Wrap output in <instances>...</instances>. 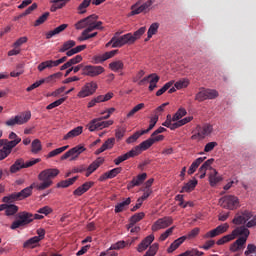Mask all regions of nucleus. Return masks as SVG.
I'll use <instances>...</instances> for the list:
<instances>
[{
	"label": "nucleus",
	"instance_id": "nucleus-1",
	"mask_svg": "<svg viewBox=\"0 0 256 256\" xmlns=\"http://www.w3.org/2000/svg\"><path fill=\"white\" fill-rule=\"evenodd\" d=\"M59 173V169L57 168H49L40 172L38 175V180L42 181V183H32L29 187H26L22 191L18 192L20 201L27 199V197H31L33 189H37L38 191H45V189H49V187L53 185V179H55Z\"/></svg>",
	"mask_w": 256,
	"mask_h": 256
},
{
	"label": "nucleus",
	"instance_id": "nucleus-2",
	"mask_svg": "<svg viewBox=\"0 0 256 256\" xmlns=\"http://www.w3.org/2000/svg\"><path fill=\"white\" fill-rule=\"evenodd\" d=\"M31 223H33V213L22 211L17 214V220L12 222L10 229L15 231L16 229H20V227H27Z\"/></svg>",
	"mask_w": 256,
	"mask_h": 256
},
{
	"label": "nucleus",
	"instance_id": "nucleus-3",
	"mask_svg": "<svg viewBox=\"0 0 256 256\" xmlns=\"http://www.w3.org/2000/svg\"><path fill=\"white\" fill-rule=\"evenodd\" d=\"M31 120V111L22 112L16 116H12L10 119L4 122L6 127H15L16 125H25Z\"/></svg>",
	"mask_w": 256,
	"mask_h": 256
},
{
	"label": "nucleus",
	"instance_id": "nucleus-4",
	"mask_svg": "<svg viewBox=\"0 0 256 256\" xmlns=\"http://www.w3.org/2000/svg\"><path fill=\"white\" fill-rule=\"evenodd\" d=\"M219 205L220 207H223V209L233 211L239 207V198L233 195H226L219 199Z\"/></svg>",
	"mask_w": 256,
	"mask_h": 256
},
{
	"label": "nucleus",
	"instance_id": "nucleus-5",
	"mask_svg": "<svg viewBox=\"0 0 256 256\" xmlns=\"http://www.w3.org/2000/svg\"><path fill=\"white\" fill-rule=\"evenodd\" d=\"M41 160L39 158L30 160L25 163L23 158L17 159L15 163L10 167V173H17V171H21V169H27L29 167H33V165H37Z\"/></svg>",
	"mask_w": 256,
	"mask_h": 256
},
{
	"label": "nucleus",
	"instance_id": "nucleus-6",
	"mask_svg": "<svg viewBox=\"0 0 256 256\" xmlns=\"http://www.w3.org/2000/svg\"><path fill=\"white\" fill-rule=\"evenodd\" d=\"M217 97H219L217 90L200 88V91L195 96V101L201 103L207 101V99H217Z\"/></svg>",
	"mask_w": 256,
	"mask_h": 256
},
{
	"label": "nucleus",
	"instance_id": "nucleus-7",
	"mask_svg": "<svg viewBox=\"0 0 256 256\" xmlns=\"http://www.w3.org/2000/svg\"><path fill=\"white\" fill-rule=\"evenodd\" d=\"M84 151H87V148L81 145H77L63 154L61 156V161H65V159H70V161H77V159H79V155L84 153Z\"/></svg>",
	"mask_w": 256,
	"mask_h": 256
},
{
	"label": "nucleus",
	"instance_id": "nucleus-8",
	"mask_svg": "<svg viewBox=\"0 0 256 256\" xmlns=\"http://www.w3.org/2000/svg\"><path fill=\"white\" fill-rule=\"evenodd\" d=\"M113 125V120L103 121V118H95L87 125L89 131H97L99 129H105Z\"/></svg>",
	"mask_w": 256,
	"mask_h": 256
},
{
	"label": "nucleus",
	"instance_id": "nucleus-9",
	"mask_svg": "<svg viewBox=\"0 0 256 256\" xmlns=\"http://www.w3.org/2000/svg\"><path fill=\"white\" fill-rule=\"evenodd\" d=\"M102 73H105L103 66L86 65L83 67L82 75L86 77H99Z\"/></svg>",
	"mask_w": 256,
	"mask_h": 256
},
{
	"label": "nucleus",
	"instance_id": "nucleus-10",
	"mask_svg": "<svg viewBox=\"0 0 256 256\" xmlns=\"http://www.w3.org/2000/svg\"><path fill=\"white\" fill-rule=\"evenodd\" d=\"M252 218H253V213L249 210H244L236 213L234 219L232 220V223L234 225H245V223Z\"/></svg>",
	"mask_w": 256,
	"mask_h": 256
},
{
	"label": "nucleus",
	"instance_id": "nucleus-11",
	"mask_svg": "<svg viewBox=\"0 0 256 256\" xmlns=\"http://www.w3.org/2000/svg\"><path fill=\"white\" fill-rule=\"evenodd\" d=\"M229 230V225L227 223L221 224L217 226L215 229L208 231L204 235V239H213L214 237H218V235H223V233H227Z\"/></svg>",
	"mask_w": 256,
	"mask_h": 256
},
{
	"label": "nucleus",
	"instance_id": "nucleus-12",
	"mask_svg": "<svg viewBox=\"0 0 256 256\" xmlns=\"http://www.w3.org/2000/svg\"><path fill=\"white\" fill-rule=\"evenodd\" d=\"M170 225H173V218L171 216H166L158 219L152 225V231H159V229H167Z\"/></svg>",
	"mask_w": 256,
	"mask_h": 256
},
{
	"label": "nucleus",
	"instance_id": "nucleus-13",
	"mask_svg": "<svg viewBox=\"0 0 256 256\" xmlns=\"http://www.w3.org/2000/svg\"><path fill=\"white\" fill-rule=\"evenodd\" d=\"M97 91V84L95 82L86 83L81 91L78 93V97L84 99V97H89Z\"/></svg>",
	"mask_w": 256,
	"mask_h": 256
},
{
	"label": "nucleus",
	"instance_id": "nucleus-14",
	"mask_svg": "<svg viewBox=\"0 0 256 256\" xmlns=\"http://www.w3.org/2000/svg\"><path fill=\"white\" fill-rule=\"evenodd\" d=\"M123 45H133V34L127 33L123 36L116 38L113 48L123 47Z\"/></svg>",
	"mask_w": 256,
	"mask_h": 256
},
{
	"label": "nucleus",
	"instance_id": "nucleus-15",
	"mask_svg": "<svg viewBox=\"0 0 256 256\" xmlns=\"http://www.w3.org/2000/svg\"><path fill=\"white\" fill-rule=\"evenodd\" d=\"M152 145L153 140H151V138L143 141L142 143H140V145L132 149V151H134V156L137 157V155H141L142 151H147V149H149Z\"/></svg>",
	"mask_w": 256,
	"mask_h": 256
},
{
	"label": "nucleus",
	"instance_id": "nucleus-16",
	"mask_svg": "<svg viewBox=\"0 0 256 256\" xmlns=\"http://www.w3.org/2000/svg\"><path fill=\"white\" fill-rule=\"evenodd\" d=\"M249 229L246 228L245 226H239L236 227L233 231H232V237L235 239L236 237H239V239H245V241H247V237H249Z\"/></svg>",
	"mask_w": 256,
	"mask_h": 256
},
{
	"label": "nucleus",
	"instance_id": "nucleus-17",
	"mask_svg": "<svg viewBox=\"0 0 256 256\" xmlns=\"http://www.w3.org/2000/svg\"><path fill=\"white\" fill-rule=\"evenodd\" d=\"M197 135L200 139H205L210 133H213V126L205 124L204 126H197Z\"/></svg>",
	"mask_w": 256,
	"mask_h": 256
},
{
	"label": "nucleus",
	"instance_id": "nucleus-18",
	"mask_svg": "<svg viewBox=\"0 0 256 256\" xmlns=\"http://www.w3.org/2000/svg\"><path fill=\"white\" fill-rule=\"evenodd\" d=\"M123 171L122 167L114 168L104 174H102L99 178V181H107V179H115Z\"/></svg>",
	"mask_w": 256,
	"mask_h": 256
},
{
	"label": "nucleus",
	"instance_id": "nucleus-19",
	"mask_svg": "<svg viewBox=\"0 0 256 256\" xmlns=\"http://www.w3.org/2000/svg\"><path fill=\"white\" fill-rule=\"evenodd\" d=\"M247 240L245 238H238L234 243L230 245V251L232 253H237V251H243L245 249V244Z\"/></svg>",
	"mask_w": 256,
	"mask_h": 256
},
{
	"label": "nucleus",
	"instance_id": "nucleus-20",
	"mask_svg": "<svg viewBox=\"0 0 256 256\" xmlns=\"http://www.w3.org/2000/svg\"><path fill=\"white\" fill-rule=\"evenodd\" d=\"M118 50H111L109 52H105L102 55L94 56V62L97 63H103L107 61V59H111L112 57H115L117 55Z\"/></svg>",
	"mask_w": 256,
	"mask_h": 256
},
{
	"label": "nucleus",
	"instance_id": "nucleus-21",
	"mask_svg": "<svg viewBox=\"0 0 256 256\" xmlns=\"http://www.w3.org/2000/svg\"><path fill=\"white\" fill-rule=\"evenodd\" d=\"M95 185L94 182H85L80 187H78L76 190H74L73 195L76 197H81V195L87 193V191Z\"/></svg>",
	"mask_w": 256,
	"mask_h": 256
},
{
	"label": "nucleus",
	"instance_id": "nucleus-22",
	"mask_svg": "<svg viewBox=\"0 0 256 256\" xmlns=\"http://www.w3.org/2000/svg\"><path fill=\"white\" fill-rule=\"evenodd\" d=\"M153 241H155V236L153 234H150L144 240H142V242L138 245L137 251L139 253H143V251H145L147 247H149V245L153 243Z\"/></svg>",
	"mask_w": 256,
	"mask_h": 256
},
{
	"label": "nucleus",
	"instance_id": "nucleus-23",
	"mask_svg": "<svg viewBox=\"0 0 256 256\" xmlns=\"http://www.w3.org/2000/svg\"><path fill=\"white\" fill-rule=\"evenodd\" d=\"M113 145H115V138H109L105 141V143L95 152V155H101V153L107 151V149H113Z\"/></svg>",
	"mask_w": 256,
	"mask_h": 256
},
{
	"label": "nucleus",
	"instance_id": "nucleus-24",
	"mask_svg": "<svg viewBox=\"0 0 256 256\" xmlns=\"http://www.w3.org/2000/svg\"><path fill=\"white\" fill-rule=\"evenodd\" d=\"M185 241H187V237L186 236H181L180 238L176 239L170 245V247L167 249V252L168 253H173V251H177V249H179V247H181V245H183V243H185Z\"/></svg>",
	"mask_w": 256,
	"mask_h": 256
},
{
	"label": "nucleus",
	"instance_id": "nucleus-25",
	"mask_svg": "<svg viewBox=\"0 0 256 256\" xmlns=\"http://www.w3.org/2000/svg\"><path fill=\"white\" fill-rule=\"evenodd\" d=\"M83 133V126H78L70 130L66 135H64L63 140L68 141V139H73L74 137H79Z\"/></svg>",
	"mask_w": 256,
	"mask_h": 256
},
{
	"label": "nucleus",
	"instance_id": "nucleus-26",
	"mask_svg": "<svg viewBox=\"0 0 256 256\" xmlns=\"http://www.w3.org/2000/svg\"><path fill=\"white\" fill-rule=\"evenodd\" d=\"M69 25L67 24H61L60 26L56 27L54 30H50L46 33V39H51L52 37H55V35H59V33H63L65 29H67Z\"/></svg>",
	"mask_w": 256,
	"mask_h": 256
},
{
	"label": "nucleus",
	"instance_id": "nucleus-27",
	"mask_svg": "<svg viewBox=\"0 0 256 256\" xmlns=\"http://www.w3.org/2000/svg\"><path fill=\"white\" fill-rule=\"evenodd\" d=\"M91 19H96L95 14H92V15L78 21L75 24V29H77V30L85 29V27H88L89 21H91Z\"/></svg>",
	"mask_w": 256,
	"mask_h": 256
},
{
	"label": "nucleus",
	"instance_id": "nucleus-28",
	"mask_svg": "<svg viewBox=\"0 0 256 256\" xmlns=\"http://www.w3.org/2000/svg\"><path fill=\"white\" fill-rule=\"evenodd\" d=\"M223 181V178L221 176H218V172L215 169H212V172L209 175V183L211 187H215L217 183H221Z\"/></svg>",
	"mask_w": 256,
	"mask_h": 256
},
{
	"label": "nucleus",
	"instance_id": "nucleus-29",
	"mask_svg": "<svg viewBox=\"0 0 256 256\" xmlns=\"http://www.w3.org/2000/svg\"><path fill=\"white\" fill-rule=\"evenodd\" d=\"M205 159H207V157H199L197 158L189 167L187 173L188 175H193V173H195V171H197V169H199V165H201V163H203V161H205Z\"/></svg>",
	"mask_w": 256,
	"mask_h": 256
},
{
	"label": "nucleus",
	"instance_id": "nucleus-30",
	"mask_svg": "<svg viewBox=\"0 0 256 256\" xmlns=\"http://www.w3.org/2000/svg\"><path fill=\"white\" fill-rule=\"evenodd\" d=\"M77 179H79V176H74L70 179L62 180L57 183L56 187L58 189H60V188L66 189V187H71V185H73V183H75V181H77Z\"/></svg>",
	"mask_w": 256,
	"mask_h": 256
},
{
	"label": "nucleus",
	"instance_id": "nucleus-31",
	"mask_svg": "<svg viewBox=\"0 0 256 256\" xmlns=\"http://www.w3.org/2000/svg\"><path fill=\"white\" fill-rule=\"evenodd\" d=\"M131 157H135L134 151L130 150L124 155L118 156L116 159H114L115 165H121L123 161H127V159H131Z\"/></svg>",
	"mask_w": 256,
	"mask_h": 256
},
{
	"label": "nucleus",
	"instance_id": "nucleus-32",
	"mask_svg": "<svg viewBox=\"0 0 256 256\" xmlns=\"http://www.w3.org/2000/svg\"><path fill=\"white\" fill-rule=\"evenodd\" d=\"M144 217H145V213L144 212H139V213L134 214L130 218V223L128 225V229H130L131 227H135V224L139 223V221H141Z\"/></svg>",
	"mask_w": 256,
	"mask_h": 256
},
{
	"label": "nucleus",
	"instance_id": "nucleus-33",
	"mask_svg": "<svg viewBox=\"0 0 256 256\" xmlns=\"http://www.w3.org/2000/svg\"><path fill=\"white\" fill-rule=\"evenodd\" d=\"M195 187H197V180H190L182 187L180 193H191V191H193Z\"/></svg>",
	"mask_w": 256,
	"mask_h": 256
},
{
	"label": "nucleus",
	"instance_id": "nucleus-34",
	"mask_svg": "<svg viewBox=\"0 0 256 256\" xmlns=\"http://www.w3.org/2000/svg\"><path fill=\"white\" fill-rule=\"evenodd\" d=\"M15 201H21V199L19 198L18 192L12 193L8 196H4L2 198V203H6L7 205H9L11 203H15Z\"/></svg>",
	"mask_w": 256,
	"mask_h": 256
},
{
	"label": "nucleus",
	"instance_id": "nucleus-35",
	"mask_svg": "<svg viewBox=\"0 0 256 256\" xmlns=\"http://www.w3.org/2000/svg\"><path fill=\"white\" fill-rule=\"evenodd\" d=\"M39 242H40L39 238H37V236H34L28 239L26 242H24L23 247L24 249H35V247H37V244Z\"/></svg>",
	"mask_w": 256,
	"mask_h": 256
},
{
	"label": "nucleus",
	"instance_id": "nucleus-36",
	"mask_svg": "<svg viewBox=\"0 0 256 256\" xmlns=\"http://www.w3.org/2000/svg\"><path fill=\"white\" fill-rule=\"evenodd\" d=\"M20 141H21V138H17L16 140H11V141L6 139V142H4L3 144L4 145L3 148L11 153L14 147H17V145H19Z\"/></svg>",
	"mask_w": 256,
	"mask_h": 256
},
{
	"label": "nucleus",
	"instance_id": "nucleus-37",
	"mask_svg": "<svg viewBox=\"0 0 256 256\" xmlns=\"http://www.w3.org/2000/svg\"><path fill=\"white\" fill-rule=\"evenodd\" d=\"M52 67H57V64L55 63V60H47L44 62H41L38 65V71H45V69H51Z\"/></svg>",
	"mask_w": 256,
	"mask_h": 256
},
{
	"label": "nucleus",
	"instance_id": "nucleus-38",
	"mask_svg": "<svg viewBox=\"0 0 256 256\" xmlns=\"http://www.w3.org/2000/svg\"><path fill=\"white\" fill-rule=\"evenodd\" d=\"M140 13H145L143 6L141 5V1L136 2L134 5L131 6L130 15H140Z\"/></svg>",
	"mask_w": 256,
	"mask_h": 256
},
{
	"label": "nucleus",
	"instance_id": "nucleus-39",
	"mask_svg": "<svg viewBox=\"0 0 256 256\" xmlns=\"http://www.w3.org/2000/svg\"><path fill=\"white\" fill-rule=\"evenodd\" d=\"M129 205H131V198H127L125 201L118 203L115 206V213H123V211H125V207H129Z\"/></svg>",
	"mask_w": 256,
	"mask_h": 256
},
{
	"label": "nucleus",
	"instance_id": "nucleus-40",
	"mask_svg": "<svg viewBox=\"0 0 256 256\" xmlns=\"http://www.w3.org/2000/svg\"><path fill=\"white\" fill-rule=\"evenodd\" d=\"M19 212V206L15 204H8L6 207L5 215L6 217H13V215H17Z\"/></svg>",
	"mask_w": 256,
	"mask_h": 256
},
{
	"label": "nucleus",
	"instance_id": "nucleus-41",
	"mask_svg": "<svg viewBox=\"0 0 256 256\" xmlns=\"http://www.w3.org/2000/svg\"><path fill=\"white\" fill-rule=\"evenodd\" d=\"M149 77H152V79L150 80L148 89L149 91H155V89H157V83H159L160 77L155 73L150 74Z\"/></svg>",
	"mask_w": 256,
	"mask_h": 256
},
{
	"label": "nucleus",
	"instance_id": "nucleus-42",
	"mask_svg": "<svg viewBox=\"0 0 256 256\" xmlns=\"http://www.w3.org/2000/svg\"><path fill=\"white\" fill-rule=\"evenodd\" d=\"M75 45H77V43L74 40H68L63 43V45L59 49V53H65V51H69V50L73 49V47H75Z\"/></svg>",
	"mask_w": 256,
	"mask_h": 256
},
{
	"label": "nucleus",
	"instance_id": "nucleus-43",
	"mask_svg": "<svg viewBox=\"0 0 256 256\" xmlns=\"http://www.w3.org/2000/svg\"><path fill=\"white\" fill-rule=\"evenodd\" d=\"M157 121H159V115L156 114L150 119L149 127L146 130H142V133L147 135L149 131H153V128L157 125Z\"/></svg>",
	"mask_w": 256,
	"mask_h": 256
},
{
	"label": "nucleus",
	"instance_id": "nucleus-44",
	"mask_svg": "<svg viewBox=\"0 0 256 256\" xmlns=\"http://www.w3.org/2000/svg\"><path fill=\"white\" fill-rule=\"evenodd\" d=\"M103 161V158H98L97 160L92 162L87 169H89L92 173H95V171H97V169H99V167L103 165Z\"/></svg>",
	"mask_w": 256,
	"mask_h": 256
},
{
	"label": "nucleus",
	"instance_id": "nucleus-45",
	"mask_svg": "<svg viewBox=\"0 0 256 256\" xmlns=\"http://www.w3.org/2000/svg\"><path fill=\"white\" fill-rule=\"evenodd\" d=\"M92 0H83L82 3L78 6L79 15L87 13V7L91 5Z\"/></svg>",
	"mask_w": 256,
	"mask_h": 256
},
{
	"label": "nucleus",
	"instance_id": "nucleus-46",
	"mask_svg": "<svg viewBox=\"0 0 256 256\" xmlns=\"http://www.w3.org/2000/svg\"><path fill=\"white\" fill-rule=\"evenodd\" d=\"M69 147V145L57 148L55 150H52L51 152L48 153L47 155V159H51V157H57V155H61V153H63V151H67V148Z\"/></svg>",
	"mask_w": 256,
	"mask_h": 256
},
{
	"label": "nucleus",
	"instance_id": "nucleus-47",
	"mask_svg": "<svg viewBox=\"0 0 256 256\" xmlns=\"http://www.w3.org/2000/svg\"><path fill=\"white\" fill-rule=\"evenodd\" d=\"M41 149H43V146L41 145V140L39 139L33 140L31 144L32 153L37 154L39 153V151H41Z\"/></svg>",
	"mask_w": 256,
	"mask_h": 256
},
{
	"label": "nucleus",
	"instance_id": "nucleus-48",
	"mask_svg": "<svg viewBox=\"0 0 256 256\" xmlns=\"http://www.w3.org/2000/svg\"><path fill=\"white\" fill-rule=\"evenodd\" d=\"M123 67H124V64H123V61L121 60L114 61L109 64V69H111V71H114V72L121 71Z\"/></svg>",
	"mask_w": 256,
	"mask_h": 256
},
{
	"label": "nucleus",
	"instance_id": "nucleus-49",
	"mask_svg": "<svg viewBox=\"0 0 256 256\" xmlns=\"http://www.w3.org/2000/svg\"><path fill=\"white\" fill-rule=\"evenodd\" d=\"M157 31H159V23L154 22L150 25L147 35H148V39H151V37H153V35H157Z\"/></svg>",
	"mask_w": 256,
	"mask_h": 256
},
{
	"label": "nucleus",
	"instance_id": "nucleus-50",
	"mask_svg": "<svg viewBox=\"0 0 256 256\" xmlns=\"http://www.w3.org/2000/svg\"><path fill=\"white\" fill-rule=\"evenodd\" d=\"M145 31H147L146 27H141L137 31H135L134 34H132V43H135L137 39H141V37L145 35Z\"/></svg>",
	"mask_w": 256,
	"mask_h": 256
},
{
	"label": "nucleus",
	"instance_id": "nucleus-51",
	"mask_svg": "<svg viewBox=\"0 0 256 256\" xmlns=\"http://www.w3.org/2000/svg\"><path fill=\"white\" fill-rule=\"evenodd\" d=\"M96 18H91L90 21L88 22V26L87 28L84 30V34L85 33H91V31H95L96 26H95V21H97V19H99V16H97V14H95Z\"/></svg>",
	"mask_w": 256,
	"mask_h": 256
},
{
	"label": "nucleus",
	"instance_id": "nucleus-52",
	"mask_svg": "<svg viewBox=\"0 0 256 256\" xmlns=\"http://www.w3.org/2000/svg\"><path fill=\"white\" fill-rule=\"evenodd\" d=\"M51 14L49 12H45L44 14H42L35 22H34V27H39V25H43V23H45V21H47L49 19V16Z\"/></svg>",
	"mask_w": 256,
	"mask_h": 256
},
{
	"label": "nucleus",
	"instance_id": "nucleus-53",
	"mask_svg": "<svg viewBox=\"0 0 256 256\" xmlns=\"http://www.w3.org/2000/svg\"><path fill=\"white\" fill-rule=\"evenodd\" d=\"M173 81H169L167 82L161 89H159L156 92V97H161V95H163V93H165L166 91H169V89H171V87H173Z\"/></svg>",
	"mask_w": 256,
	"mask_h": 256
},
{
	"label": "nucleus",
	"instance_id": "nucleus-54",
	"mask_svg": "<svg viewBox=\"0 0 256 256\" xmlns=\"http://www.w3.org/2000/svg\"><path fill=\"white\" fill-rule=\"evenodd\" d=\"M187 115V110L185 108H179L178 111L173 115L172 121H179V119H182V117H185Z\"/></svg>",
	"mask_w": 256,
	"mask_h": 256
},
{
	"label": "nucleus",
	"instance_id": "nucleus-55",
	"mask_svg": "<svg viewBox=\"0 0 256 256\" xmlns=\"http://www.w3.org/2000/svg\"><path fill=\"white\" fill-rule=\"evenodd\" d=\"M157 251H159V244L154 243L149 247L148 251L144 254V256L157 255Z\"/></svg>",
	"mask_w": 256,
	"mask_h": 256
},
{
	"label": "nucleus",
	"instance_id": "nucleus-56",
	"mask_svg": "<svg viewBox=\"0 0 256 256\" xmlns=\"http://www.w3.org/2000/svg\"><path fill=\"white\" fill-rule=\"evenodd\" d=\"M66 100H67V97L60 98V99L50 103L46 107V109H48V110L55 109V107H59V105H63V103H65Z\"/></svg>",
	"mask_w": 256,
	"mask_h": 256
},
{
	"label": "nucleus",
	"instance_id": "nucleus-57",
	"mask_svg": "<svg viewBox=\"0 0 256 256\" xmlns=\"http://www.w3.org/2000/svg\"><path fill=\"white\" fill-rule=\"evenodd\" d=\"M233 234H228L217 240L216 245H225V243H229V241H233Z\"/></svg>",
	"mask_w": 256,
	"mask_h": 256
},
{
	"label": "nucleus",
	"instance_id": "nucleus-58",
	"mask_svg": "<svg viewBox=\"0 0 256 256\" xmlns=\"http://www.w3.org/2000/svg\"><path fill=\"white\" fill-rule=\"evenodd\" d=\"M141 135H145V133H143V131L139 132H135L133 135H131L127 140L126 143L131 144V143H135V141H137V139H139V137H141Z\"/></svg>",
	"mask_w": 256,
	"mask_h": 256
},
{
	"label": "nucleus",
	"instance_id": "nucleus-59",
	"mask_svg": "<svg viewBox=\"0 0 256 256\" xmlns=\"http://www.w3.org/2000/svg\"><path fill=\"white\" fill-rule=\"evenodd\" d=\"M174 87L176 89H185L186 87H189V80L187 79L179 80L174 84Z\"/></svg>",
	"mask_w": 256,
	"mask_h": 256
},
{
	"label": "nucleus",
	"instance_id": "nucleus-60",
	"mask_svg": "<svg viewBox=\"0 0 256 256\" xmlns=\"http://www.w3.org/2000/svg\"><path fill=\"white\" fill-rule=\"evenodd\" d=\"M174 229L175 226H172L171 228L167 229L164 233L160 235L159 241H165L170 235H173Z\"/></svg>",
	"mask_w": 256,
	"mask_h": 256
},
{
	"label": "nucleus",
	"instance_id": "nucleus-61",
	"mask_svg": "<svg viewBox=\"0 0 256 256\" xmlns=\"http://www.w3.org/2000/svg\"><path fill=\"white\" fill-rule=\"evenodd\" d=\"M128 243L125 242V241H118L117 243L113 244L111 247H110V251L111 250H119V249H124V247H127Z\"/></svg>",
	"mask_w": 256,
	"mask_h": 256
},
{
	"label": "nucleus",
	"instance_id": "nucleus-62",
	"mask_svg": "<svg viewBox=\"0 0 256 256\" xmlns=\"http://www.w3.org/2000/svg\"><path fill=\"white\" fill-rule=\"evenodd\" d=\"M244 255L245 256L256 255V246H255V244H248L247 249L244 252Z\"/></svg>",
	"mask_w": 256,
	"mask_h": 256
},
{
	"label": "nucleus",
	"instance_id": "nucleus-63",
	"mask_svg": "<svg viewBox=\"0 0 256 256\" xmlns=\"http://www.w3.org/2000/svg\"><path fill=\"white\" fill-rule=\"evenodd\" d=\"M145 179H147V173H142L137 177H134L132 180L134 181V183H138L139 186L141 185V183H143V181H145Z\"/></svg>",
	"mask_w": 256,
	"mask_h": 256
},
{
	"label": "nucleus",
	"instance_id": "nucleus-64",
	"mask_svg": "<svg viewBox=\"0 0 256 256\" xmlns=\"http://www.w3.org/2000/svg\"><path fill=\"white\" fill-rule=\"evenodd\" d=\"M199 228H194L192 229L186 236V239H195V237H197V235H199Z\"/></svg>",
	"mask_w": 256,
	"mask_h": 256
}]
</instances>
